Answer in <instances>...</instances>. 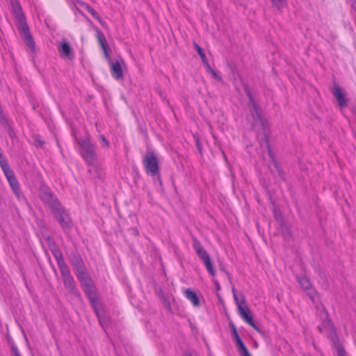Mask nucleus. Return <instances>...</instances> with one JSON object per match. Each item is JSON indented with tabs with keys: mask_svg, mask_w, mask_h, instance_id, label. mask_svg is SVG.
I'll use <instances>...</instances> for the list:
<instances>
[{
	"mask_svg": "<svg viewBox=\"0 0 356 356\" xmlns=\"http://www.w3.org/2000/svg\"><path fill=\"white\" fill-rule=\"evenodd\" d=\"M12 11L17 20V27L21 38L32 52H35L34 39L30 32L29 27L22 6L18 0H10Z\"/></svg>",
	"mask_w": 356,
	"mask_h": 356,
	"instance_id": "1",
	"label": "nucleus"
},
{
	"mask_svg": "<svg viewBox=\"0 0 356 356\" xmlns=\"http://www.w3.org/2000/svg\"><path fill=\"white\" fill-rule=\"evenodd\" d=\"M76 277L80 282L81 286L88 298L98 321L102 323V317L100 314V309L102 308V304L98 299L97 289L92 279L88 273L77 276Z\"/></svg>",
	"mask_w": 356,
	"mask_h": 356,
	"instance_id": "2",
	"label": "nucleus"
},
{
	"mask_svg": "<svg viewBox=\"0 0 356 356\" xmlns=\"http://www.w3.org/2000/svg\"><path fill=\"white\" fill-rule=\"evenodd\" d=\"M243 88L252 106L250 113L246 118L247 121L250 124L252 129H255L257 128L262 129L264 128V120L262 118V110L252 95L248 84L243 83Z\"/></svg>",
	"mask_w": 356,
	"mask_h": 356,
	"instance_id": "3",
	"label": "nucleus"
},
{
	"mask_svg": "<svg viewBox=\"0 0 356 356\" xmlns=\"http://www.w3.org/2000/svg\"><path fill=\"white\" fill-rule=\"evenodd\" d=\"M81 147L79 154L88 166H95L98 162V156L95 151V145L92 143L90 138L76 139Z\"/></svg>",
	"mask_w": 356,
	"mask_h": 356,
	"instance_id": "4",
	"label": "nucleus"
},
{
	"mask_svg": "<svg viewBox=\"0 0 356 356\" xmlns=\"http://www.w3.org/2000/svg\"><path fill=\"white\" fill-rule=\"evenodd\" d=\"M143 163L147 175L154 177V182L162 185L161 177L159 172V160L153 150H148L143 157Z\"/></svg>",
	"mask_w": 356,
	"mask_h": 356,
	"instance_id": "5",
	"label": "nucleus"
},
{
	"mask_svg": "<svg viewBox=\"0 0 356 356\" xmlns=\"http://www.w3.org/2000/svg\"><path fill=\"white\" fill-rule=\"evenodd\" d=\"M64 286L68 290V292L76 298H81V293L76 288V282L71 275L70 270L67 264L58 266Z\"/></svg>",
	"mask_w": 356,
	"mask_h": 356,
	"instance_id": "6",
	"label": "nucleus"
},
{
	"mask_svg": "<svg viewBox=\"0 0 356 356\" xmlns=\"http://www.w3.org/2000/svg\"><path fill=\"white\" fill-rule=\"evenodd\" d=\"M39 195L41 201L51 211L62 204L47 185H42L40 187Z\"/></svg>",
	"mask_w": 356,
	"mask_h": 356,
	"instance_id": "7",
	"label": "nucleus"
},
{
	"mask_svg": "<svg viewBox=\"0 0 356 356\" xmlns=\"http://www.w3.org/2000/svg\"><path fill=\"white\" fill-rule=\"evenodd\" d=\"M51 213L64 232L72 229V220L62 204L52 210Z\"/></svg>",
	"mask_w": 356,
	"mask_h": 356,
	"instance_id": "8",
	"label": "nucleus"
},
{
	"mask_svg": "<svg viewBox=\"0 0 356 356\" xmlns=\"http://www.w3.org/2000/svg\"><path fill=\"white\" fill-rule=\"evenodd\" d=\"M69 260L71 265L74 267L76 277L88 273L83 259L78 250H75L71 252Z\"/></svg>",
	"mask_w": 356,
	"mask_h": 356,
	"instance_id": "9",
	"label": "nucleus"
},
{
	"mask_svg": "<svg viewBox=\"0 0 356 356\" xmlns=\"http://www.w3.org/2000/svg\"><path fill=\"white\" fill-rule=\"evenodd\" d=\"M297 280L300 284L301 288L305 291H307V296L313 302H314L316 296V291L312 287V285L309 280L305 275H300L297 276Z\"/></svg>",
	"mask_w": 356,
	"mask_h": 356,
	"instance_id": "10",
	"label": "nucleus"
},
{
	"mask_svg": "<svg viewBox=\"0 0 356 356\" xmlns=\"http://www.w3.org/2000/svg\"><path fill=\"white\" fill-rule=\"evenodd\" d=\"M238 313L241 317L252 327H253L258 332H261V330L255 324L253 320V316L250 312L248 305L245 307L239 306Z\"/></svg>",
	"mask_w": 356,
	"mask_h": 356,
	"instance_id": "11",
	"label": "nucleus"
},
{
	"mask_svg": "<svg viewBox=\"0 0 356 356\" xmlns=\"http://www.w3.org/2000/svg\"><path fill=\"white\" fill-rule=\"evenodd\" d=\"M332 93L335 97L338 106L341 108L347 106L348 99L346 97V93L343 90L338 84H334V88Z\"/></svg>",
	"mask_w": 356,
	"mask_h": 356,
	"instance_id": "12",
	"label": "nucleus"
},
{
	"mask_svg": "<svg viewBox=\"0 0 356 356\" xmlns=\"http://www.w3.org/2000/svg\"><path fill=\"white\" fill-rule=\"evenodd\" d=\"M193 247L195 250L196 254L202 261L209 258L210 256L207 250L202 247L200 242L196 237L193 238Z\"/></svg>",
	"mask_w": 356,
	"mask_h": 356,
	"instance_id": "13",
	"label": "nucleus"
},
{
	"mask_svg": "<svg viewBox=\"0 0 356 356\" xmlns=\"http://www.w3.org/2000/svg\"><path fill=\"white\" fill-rule=\"evenodd\" d=\"M111 74L116 80H122L124 78L122 67L118 60L112 61L109 63Z\"/></svg>",
	"mask_w": 356,
	"mask_h": 356,
	"instance_id": "14",
	"label": "nucleus"
},
{
	"mask_svg": "<svg viewBox=\"0 0 356 356\" xmlns=\"http://www.w3.org/2000/svg\"><path fill=\"white\" fill-rule=\"evenodd\" d=\"M49 248L51 252L52 253V254L54 255V258L56 260L58 266H60L66 264L64 260L63 253L56 243L49 244Z\"/></svg>",
	"mask_w": 356,
	"mask_h": 356,
	"instance_id": "15",
	"label": "nucleus"
},
{
	"mask_svg": "<svg viewBox=\"0 0 356 356\" xmlns=\"http://www.w3.org/2000/svg\"><path fill=\"white\" fill-rule=\"evenodd\" d=\"M58 51L60 53L62 56L67 58L70 60L74 58V55L72 51V49L69 44V42L65 40H63L60 42V47L58 48Z\"/></svg>",
	"mask_w": 356,
	"mask_h": 356,
	"instance_id": "16",
	"label": "nucleus"
},
{
	"mask_svg": "<svg viewBox=\"0 0 356 356\" xmlns=\"http://www.w3.org/2000/svg\"><path fill=\"white\" fill-rule=\"evenodd\" d=\"M10 188H12L14 194L17 197L18 200H21V198L24 197V195L20 190V186L19 182L16 177L10 179L8 181Z\"/></svg>",
	"mask_w": 356,
	"mask_h": 356,
	"instance_id": "17",
	"label": "nucleus"
},
{
	"mask_svg": "<svg viewBox=\"0 0 356 356\" xmlns=\"http://www.w3.org/2000/svg\"><path fill=\"white\" fill-rule=\"evenodd\" d=\"M333 346L338 356H347L346 352L337 336L332 337Z\"/></svg>",
	"mask_w": 356,
	"mask_h": 356,
	"instance_id": "18",
	"label": "nucleus"
},
{
	"mask_svg": "<svg viewBox=\"0 0 356 356\" xmlns=\"http://www.w3.org/2000/svg\"><path fill=\"white\" fill-rule=\"evenodd\" d=\"M0 165L8 181L15 177L13 170L10 168L8 163V160L1 161Z\"/></svg>",
	"mask_w": 356,
	"mask_h": 356,
	"instance_id": "19",
	"label": "nucleus"
},
{
	"mask_svg": "<svg viewBox=\"0 0 356 356\" xmlns=\"http://www.w3.org/2000/svg\"><path fill=\"white\" fill-rule=\"evenodd\" d=\"M185 296L187 299L191 301L195 307H199L200 305V299L196 293L191 289H187L185 291Z\"/></svg>",
	"mask_w": 356,
	"mask_h": 356,
	"instance_id": "20",
	"label": "nucleus"
},
{
	"mask_svg": "<svg viewBox=\"0 0 356 356\" xmlns=\"http://www.w3.org/2000/svg\"><path fill=\"white\" fill-rule=\"evenodd\" d=\"M203 262V264H204L205 266V268L208 272V273L212 276V277H215L216 276V270L213 268V264H212V261L211 260V258L210 257L203 261H202Z\"/></svg>",
	"mask_w": 356,
	"mask_h": 356,
	"instance_id": "21",
	"label": "nucleus"
},
{
	"mask_svg": "<svg viewBox=\"0 0 356 356\" xmlns=\"http://www.w3.org/2000/svg\"><path fill=\"white\" fill-rule=\"evenodd\" d=\"M232 293H233L235 302L238 307V310H239V306L245 307V305H247L246 302H245V297L243 296V294L241 295L242 300H241V301H239V299L236 293V289L234 288L232 289Z\"/></svg>",
	"mask_w": 356,
	"mask_h": 356,
	"instance_id": "22",
	"label": "nucleus"
},
{
	"mask_svg": "<svg viewBox=\"0 0 356 356\" xmlns=\"http://www.w3.org/2000/svg\"><path fill=\"white\" fill-rule=\"evenodd\" d=\"M8 343L10 346L12 356H22L15 342L12 339H8Z\"/></svg>",
	"mask_w": 356,
	"mask_h": 356,
	"instance_id": "23",
	"label": "nucleus"
},
{
	"mask_svg": "<svg viewBox=\"0 0 356 356\" xmlns=\"http://www.w3.org/2000/svg\"><path fill=\"white\" fill-rule=\"evenodd\" d=\"M195 48L197 54H199L200 57L201 58L202 63H207L208 59H207L206 54H205L204 50L202 49V48L200 45H198L197 43H195Z\"/></svg>",
	"mask_w": 356,
	"mask_h": 356,
	"instance_id": "24",
	"label": "nucleus"
},
{
	"mask_svg": "<svg viewBox=\"0 0 356 356\" xmlns=\"http://www.w3.org/2000/svg\"><path fill=\"white\" fill-rule=\"evenodd\" d=\"M161 299L162 300L163 307L168 311H171L170 302L168 296L162 293L161 295Z\"/></svg>",
	"mask_w": 356,
	"mask_h": 356,
	"instance_id": "25",
	"label": "nucleus"
},
{
	"mask_svg": "<svg viewBox=\"0 0 356 356\" xmlns=\"http://www.w3.org/2000/svg\"><path fill=\"white\" fill-rule=\"evenodd\" d=\"M237 348L241 356H252L243 342L238 345Z\"/></svg>",
	"mask_w": 356,
	"mask_h": 356,
	"instance_id": "26",
	"label": "nucleus"
},
{
	"mask_svg": "<svg viewBox=\"0 0 356 356\" xmlns=\"http://www.w3.org/2000/svg\"><path fill=\"white\" fill-rule=\"evenodd\" d=\"M271 2L278 10L282 8L286 5V0H271Z\"/></svg>",
	"mask_w": 356,
	"mask_h": 356,
	"instance_id": "27",
	"label": "nucleus"
},
{
	"mask_svg": "<svg viewBox=\"0 0 356 356\" xmlns=\"http://www.w3.org/2000/svg\"><path fill=\"white\" fill-rule=\"evenodd\" d=\"M86 8H87V10L88 11V13H90L92 15V17H95V19H97V20H99V22H100L101 24H102V21H101V19H100L99 15V14L97 13V11H96L94 8H92L91 6H90L89 5H88V4L86 5Z\"/></svg>",
	"mask_w": 356,
	"mask_h": 356,
	"instance_id": "28",
	"label": "nucleus"
},
{
	"mask_svg": "<svg viewBox=\"0 0 356 356\" xmlns=\"http://www.w3.org/2000/svg\"><path fill=\"white\" fill-rule=\"evenodd\" d=\"M320 312L321 314V317L323 318V321L330 323V319L328 318V313L324 305H322V310Z\"/></svg>",
	"mask_w": 356,
	"mask_h": 356,
	"instance_id": "29",
	"label": "nucleus"
},
{
	"mask_svg": "<svg viewBox=\"0 0 356 356\" xmlns=\"http://www.w3.org/2000/svg\"><path fill=\"white\" fill-rule=\"evenodd\" d=\"M97 38L100 44L106 43V40L102 31H99L97 33Z\"/></svg>",
	"mask_w": 356,
	"mask_h": 356,
	"instance_id": "30",
	"label": "nucleus"
},
{
	"mask_svg": "<svg viewBox=\"0 0 356 356\" xmlns=\"http://www.w3.org/2000/svg\"><path fill=\"white\" fill-rule=\"evenodd\" d=\"M99 138L102 140V146L103 148H108L110 145L109 141L106 139V138L104 135H100Z\"/></svg>",
	"mask_w": 356,
	"mask_h": 356,
	"instance_id": "31",
	"label": "nucleus"
},
{
	"mask_svg": "<svg viewBox=\"0 0 356 356\" xmlns=\"http://www.w3.org/2000/svg\"><path fill=\"white\" fill-rule=\"evenodd\" d=\"M209 74H211L212 75V77L214 79H216V81H222V76H221L220 74L218 73L214 70H212L211 72H209Z\"/></svg>",
	"mask_w": 356,
	"mask_h": 356,
	"instance_id": "32",
	"label": "nucleus"
},
{
	"mask_svg": "<svg viewBox=\"0 0 356 356\" xmlns=\"http://www.w3.org/2000/svg\"><path fill=\"white\" fill-rule=\"evenodd\" d=\"M266 147L268 149V154H269L270 157L273 158V152L270 148V145H269L268 140L267 138H266Z\"/></svg>",
	"mask_w": 356,
	"mask_h": 356,
	"instance_id": "33",
	"label": "nucleus"
},
{
	"mask_svg": "<svg viewBox=\"0 0 356 356\" xmlns=\"http://www.w3.org/2000/svg\"><path fill=\"white\" fill-rule=\"evenodd\" d=\"M104 53L105 58L108 61V63H110L112 61H113L112 60V58H111V56H110V54H109V52H108V49H105V51H104Z\"/></svg>",
	"mask_w": 356,
	"mask_h": 356,
	"instance_id": "34",
	"label": "nucleus"
},
{
	"mask_svg": "<svg viewBox=\"0 0 356 356\" xmlns=\"http://www.w3.org/2000/svg\"><path fill=\"white\" fill-rule=\"evenodd\" d=\"M35 141L38 143L40 147H42L44 144V141L42 140L39 136L35 138Z\"/></svg>",
	"mask_w": 356,
	"mask_h": 356,
	"instance_id": "35",
	"label": "nucleus"
},
{
	"mask_svg": "<svg viewBox=\"0 0 356 356\" xmlns=\"http://www.w3.org/2000/svg\"><path fill=\"white\" fill-rule=\"evenodd\" d=\"M195 145H196V147H197V149H198L199 152H200V154H202V145H201V143H200V141L199 138H197V139L196 140V141H195Z\"/></svg>",
	"mask_w": 356,
	"mask_h": 356,
	"instance_id": "36",
	"label": "nucleus"
},
{
	"mask_svg": "<svg viewBox=\"0 0 356 356\" xmlns=\"http://www.w3.org/2000/svg\"><path fill=\"white\" fill-rule=\"evenodd\" d=\"M276 168H277V173L280 177H281L283 180L284 179V172L281 169L279 168L277 165H275Z\"/></svg>",
	"mask_w": 356,
	"mask_h": 356,
	"instance_id": "37",
	"label": "nucleus"
},
{
	"mask_svg": "<svg viewBox=\"0 0 356 356\" xmlns=\"http://www.w3.org/2000/svg\"><path fill=\"white\" fill-rule=\"evenodd\" d=\"M100 314H101V316H102V323H100L99 321V323L103 327V325H104V323L105 322V320H106V318H105V316L104 315L103 307L100 309Z\"/></svg>",
	"mask_w": 356,
	"mask_h": 356,
	"instance_id": "38",
	"label": "nucleus"
},
{
	"mask_svg": "<svg viewBox=\"0 0 356 356\" xmlns=\"http://www.w3.org/2000/svg\"><path fill=\"white\" fill-rule=\"evenodd\" d=\"M232 334L234 339L240 337V336L238 335L237 329H233V331H232Z\"/></svg>",
	"mask_w": 356,
	"mask_h": 356,
	"instance_id": "39",
	"label": "nucleus"
},
{
	"mask_svg": "<svg viewBox=\"0 0 356 356\" xmlns=\"http://www.w3.org/2000/svg\"><path fill=\"white\" fill-rule=\"evenodd\" d=\"M204 65H205V67H206V69H207V72H211L212 70H213V69L211 68V67L210 66L209 63V61L207 60V63H203Z\"/></svg>",
	"mask_w": 356,
	"mask_h": 356,
	"instance_id": "40",
	"label": "nucleus"
},
{
	"mask_svg": "<svg viewBox=\"0 0 356 356\" xmlns=\"http://www.w3.org/2000/svg\"><path fill=\"white\" fill-rule=\"evenodd\" d=\"M46 241L48 242V245H49V244H52V243H56L54 239L51 237V236H48L47 238H46Z\"/></svg>",
	"mask_w": 356,
	"mask_h": 356,
	"instance_id": "41",
	"label": "nucleus"
},
{
	"mask_svg": "<svg viewBox=\"0 0 356 356\" xmlns=\"http://www.w3.org/2000/svg\"><path fill=\"white\" fill-rule=\"evenodd\" d=\"M234 341L236 344V346H238V345H240L241 343H242L243 342L242 341V339H241V337L235 339Z\"/></svg>",
	"mask_w": 356,
	"mask_h": 356,
	"instance_id": "42",
	"label": "nucleus"
},
{
	"mask_svg": "<svg viewBox=\"0 0 356 356\" xmlns=\"http://www.w3.org/2000/svg\"><path fill=\"white\" fill-rule=\"evenodd\" d=\"M213 282H214V284H215V285H216V289H217L218 290H220V285L219 282H218V280H213Z\"/></svg>",
	"mask_w": 356,
	"mask_h": 356,
	"instance_id": "43",
	"label": "nucleus"
},
{
	"mask_svg": "<svg viewBox=\"0 0 356 356\" xmlns=\"http://www.w3.org/2000/svg\"><path fill=\"white\" fill-rule=\"evenodd\" d=\"M100 46H101L102 49H103V51H105V49H108L107 42L105 44H100Z\"/></svg>",
	"mask_w": 356,
	"mask_h": 356,
	"instance_id": "44",
	"label": "nucleus"
},
{
	"mask_svg": "<svg viewBox=\"0 0 356 356\" xmlns=\"http://www.w3.org/2000/svg\"><path fill=\"white\" fill-rule=\"evenodd\" d=\"M229 326L232 328V331H233V329H236V327L232 321L229 322Z\"/></svg>",
	"mask_w": 356,
	"mask_h": 356,
	"instance_id": "45",
	"label": "nucleus"
},
{
	"mask_svg": "<svg viewBox=\"0 0 356 356\" xmlns=\"http://www.w3.org/2000/svg\"><path fill=\"white\" fill-rule=\"evenodd\" d=\"M220 270L222 271L225 272L226 273V275L229 277V276H230L229 273L227 271H226L224 268H222V267L220 268Z\"/></svg>",
	"mask_w": 356,
	"mask_h": 356,
	"instance_id": "46",
	"label": "nucleus"
},
{
	"mask_svg": "<svg viewBox=\"0 0 356 356\" xmlns=\"http://www.w3.org/2000/svg\"><path fill=\"white\" fill-rule=\"evenodd\" d=\"M318 330L320 332H322V328L320 326L318 327Z\"/></svg>",
	"mask_w": 356,
	"mask_h": 356,
	"instance_id": "47",
	"label": "nucleus"
},
{
	"mask_svg": "<svg viewBox=\"0 0 356 356\" xmlns=\"http://www.w3.org/2000/svg\"><path fill=\"white\" fill-rule=\"evenodd\" d=\"M188 356H192V355H189Z\"/></svg>",
	"mask_w": 356,
	"mask_h": 356,
	"instance_id": "48",
	"label": "nucleus"
}]
</instances>
